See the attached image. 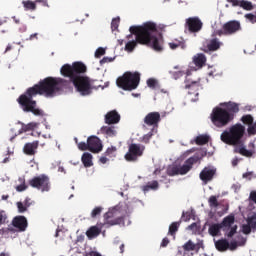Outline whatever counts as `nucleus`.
Returning a JSON list of instances; mask_svg holds the SVG:
<instances>
[{"mask_svg":"<svg viewBox=\"0 0 256 256\" xmlns=\"http://www.w3.org/2000/svg\"><path fill=\"white\" fill-rule=\"evenodd\" d=\"M67 84L68 82L62 78L47 77L33 87L28 88L18 97L17 103L24 113H33L36 117H43L45 113L37 107V101L33 100V97H37V95L55 97L56 93L67 87Z\"/></svg>","mask_w":256,"mask_h":256,"instance_id":"nucleus-1","label":"nucleus"},{"mask_svg":"<svg viewBox=\"0 0 256 256\" xmlns=\"http://www.w3.org/2000/svg\"><path fill=\"white\" fill-rule=\"evenodd\" d=\"M129 31L131 35H135L136 40L128 41L126 43L125 51H128V53L133 52L137 45L151 47L158 53L163 51V43L157 38V24L146 22L141 26H131Z\"/></svg>","mask_w":256,"mask_h":256,"instance_id":"nucleus-2","label":"nucleus"},{"mask_svg":"<svg viewBox=\"0 0 256 256\" xmlns=\"http://www.w3.org/2000/svg\"><path fill=\"white\" fill-rule=\"evenodd\" d=\"M60 73L63 77H69L80 95L85 97L93 93V80L88 76H83L87 73V66L83 62H74L72 65L64 64Z\"/></svg>","mask_w":256,"mask_h":256,"instance_id":"nucleus-3","label":"nucleus"},{"mask_svg":"<svg viewBox=\"0 0 256 256\" xmlns=\"http://www.w3.org/2000/svg\"><path fill=\"white\" fill-rule=\"evenodd\" d=\"M245 135V126L241 123H237L229 128V131L225 130L220 139L226 145H243V137Z\"/></svg>","mask_w":256,"mask_h":256,"instance_id":"nucleus-4","label":"nucleus"},{"mask_svg":"<svg viewBox=\"0 0 256 256\" xmlns=\"http://www.w3.org/2000/svg\"><path fill=\"white\" fill-rule=\"evenodd\" d=\"M141 81V74L139 72H125L121 77L116 81L117 86L124 91H134L139 87Z\"/></svg>","mask_w":256,"mask_h":256,"instance_id":"nucleus-5","label":"nucleus"},{"mask_svg":"<svg viewBox=\"0 0 256 256\" xmlns=\"http://www.w3.org/2000/svg\"><path fill=\"white\" fill-rule=\"evenodd\" d=\"M211 121L215 127H225L233 121V116L221 107H215L211 113Z\"/></svg>","mask_w":256,"mask_h":256,"instance_id":"nucleus-6","label":"nucleus"},{"mask_svg":"<svg viewBox=\"0 0 256 256\" xmlns=\"http://www.w3.org/2000/svg\"><path fill=\"white\" fill-rule=\"evenodd\" d=\"M28 185H30V187H33V189H38L39 191H42V193H45V191H49L51 189V181L49 179V176L45 174L33 177L28 181Z\"/></svg>","mask_w":256,"mask_h":256,"instance_id":"nucleus-7","label":"nucleus"},{"mask_svg":"<svg viewBox=\"0 0 256 256\" xmlns=\"http://www.w3.org/2000/svg\"><path fill=\"white\" fill-rule=\"evenodd\" d=\"M145 153V145L132 143L128 146V152L125 154L124 158L130 163H135L139 161V157H143Z\"/></svg>","mask_w":256,"mask_h":256,"instance_id":"nucleus-8","label":"nucleus"},{"mask_svg":"<svg viewBox=\"0 0 256 256\" xmlns=\"http://www.w3.org/2000/svg\"><path fill=\"white\" fill-rule=\"evenodd\" d=\"M205 155H207V152L200 151L195 153L192 157L188 158L182 166L178 167L180 175H187V173L193 169V165L201 163V159H203Z\"/></svg>","mask_w":256,"mask_h":256,"instance_id":"nucleus-9","label":"nucleus"},{"mask_svg":"<svg viewBox=\"0 0 256 256\" xmlns=\"http://www.w3.org/2000/svg\"><path fill=\"white\" fill-rule=\"evenodd\" d=\"M234 224H235L234 215L226 216L220 223V227H222V231H229L226 234V237H233V235L237 233V225H234Z\"/></svg>","mask_w":256,"mask_h":256,"instance_id":"nucleus-10","label":"nucleus"},{"mask_svg":"<svg viewBox=\"0 0 256 256\" xmlns=\"http://www.w3.org/2000/svg\"><path fill=\"white\" fill-rule=\"evenodd\" d=\"M119 210H117V207L114 209L108 211L105 215L104 218L106 219V224L107 225H121L123 221H125V218L121 215H119Z\"/></svg>","mask_w":256,"mask_h":256,"instance_id":"nucleus-11","label":"nucleus"},{"mask_svg":"<svg viewBox=\"0 0 256 256\" xmlns=\"http://www.w3.org/2000/svg\"><path fill=\"white\" fill-rule=\"evenodd\" d=\"M215 175H217V168L214 166H206L199 174V178L203 183L207 184L209 181H213Z\"/></svg>","mask_w":256,"mask_h":256,"instance_id":"nucleus-12","label":"nucleus"},{"mask_svg":"<svg viewBox=\"0 0 256 256\" xmlns=\"http://www.w3.org/2000/svg\"><path fill=\"white\" fill-rule=\"evenodd\" d=\"M88 151L91 153H101L103 151V144L101 143V139L97 136L88 137Z\"/></svg>","mask_w":256,"mask_h":256,"instance_id":"nucleus-13","label":"nucleus"},{"mask_svg":"<svg viewBox=\"0 0 256 256\" xmlns=\"http://www.w3.org/2000/svg\"><path fill=\"white\" fill-rule=\"evenodd\" d=\"M186 25L190 33H199L203 29V22L197 17H191L186 20Z\"/></svg>","mask_w":256,"mask_h":256,"instance_id":"nucleus-14","label":"nucleus"},{"mask_svg":"<svg viewBox=\"0 0 256 256\" xmlns=\"http://www.w3.org/2000/svg\"><path fill=\"white\" fill-rule=\"evenodd\" d=\"M224 29L228 36L235 35V33H239V31L242 29L241 22L238 20H230L224 23Z\"/></svg>","mask_w":256,"mask_h":256,"instance_id":"nucleus-15","label":"nucleus"},{"mask_svg":"<svg viewBox=\"0 0 256 256\" xmlns=\"http://www.w3.org/2000/svg\"><path fill=\"white\" fill-rule=\"evenodd\" d=\"M160 122L161 114L159 112H150L144 118V123L148 127H158Z\"/></svg>","mask_w":256,"mask_h":256,"instance_id":"nucleus-16","label":"nucleus"},{"mask_svg":"<svg viewBox=\"0 0 256 256\" xmlns=\"http://www.w3.org/2000/svg\"><path fill=\"white\" fill-rule=\"evenodd\" d=\"M221 47H223V42H221L217 37H212L207 40L206 50H204V53H209V51H219Z\"/></svg>","mask_w":256,"mask_h":256,"instance_id":"nucleus-17","label":"nucleus"},{"mask_svg":"<svg viewBox=\"0 0 256 256\" xmlns=\"http://www.w3.org/2000/svg\"><path fill=\"white\" fill-rule=\"evenodd\" d=\"M227 3H231L232 7H241L244 11H253V2L247 0H226Z\"/></svg>","mask_w":256,"mask_h":256,"instance_id":"nucleus-18","label":"nucleus"},{"mask_svg":"<svg viewBox=\"0 0 256 256\" xmlns=\"http://www.w3.org/2000/svg\"><path fill=\"white\" fill-rule=\"evenodd\" d=\"M12 225L19 231H25L27 229V218L25 216H16L12 220Z\"/></svg>","mask_w":256,"mask_h":256,"instance_id":"nucleus-19","label":"nucleus"},{"mask_svg":"<svg viewBox=\"0 0 256 256\" xmlns=\"http://www.w3.org/2000/svg\"><path fill=\"white\" fill-rule=\"evenodd\" d=\"M121 121V115L116 110H112L105 115V123L107 125H115Z\"/></svg>","mask_w":256,"mask_h":256,"instance_id":"nucleus-20","label":"nucleus"},{"mask_svg":"<svg viewBox=\"0 0 256 256\" xmlns=\"http://www.w3.org/2000/svg\"><path fill=\"white\" fill-rule=\"evenodd\" d=\"M39 148V141H33L30 143H26L24 145L23 151L25 153V155H35V153H37V149Z\"/></svg>","mask_w":256,"mask_h":256,"instance_id":"nucleus-21","label":"nucleus"},{"mask_svg":"<svg viewBox=\"0 0 256 256\" xmlns=\"http://www.w3.org/2000/svg\"><path fill=\"white\" fill-rule=\"evenodd\" d=\"M222 106L225 107L223 109L232 116V120L235 117V113H239V104L235 102H226L222 104Z\"/></svg>","mask_w":256,"mask_h":256,"instance_id":"nucleus-22","label":"nucleus"},{"mask_svg":"<svg viewBox=\"0 0 256 256\" xmlns=\"http://www.w3.org/2000/svg\"><path fill=\"white\" fill-rule=\"evenodd\" d=\"M185 89H189V95H199V89H201V83L194 81L191 84H187Z\"/></svg>","mask_w":256,"mask_h":256,"instance_id":"nucleus-23","label":"nucleus"},{"mask_svg":"<svg viewBox=\"0 0 256 256\" xmlns=\"http://www.w3.org/2000/svg\"><path fill=\"white\" fill-rule=\"evenodd\" d=\"M99 235H101V228L97 226H92L86 231L88 239H95V237H99Z\"/></svg>","mask_w":256,"mask_h":256,"instance_id":"nucleus-24","label":"nucleus"},{"mask_svg":"<svg viewBox=\"0 0 256 256\" xmlns=\"http://www.w3.org/2000/svg\"><path fill=\"white\" fill-rule=\"evenodd\" d=\"M215 247L217 251L224 252L229 249V241L227 239H219L215 242Z\"/></svg>","mask_w":256,"mask_h":256,"instance_id":"nucleus-25","label":"nucleus"},{"mask_svg":"<svg viewBox=\"0 0 256 256\" xmlns=\"http://www.w3.org/2000/svg\"><path fill=\"white\" fill-rule=\"evenodd\" d=\"M194 61V65H196V67H203V65H205V63H207V57H205V54H197L196 56H194L193 58Z\"/></svg>","mask_w":256,"mask_h":256,"instance_id":"nucleus-26","label":"nucleus"},{"mask_svg":"<svg viewBox=\"0 0 256 256\" xmlns=\"http://www.w3.org/2000/svg\"><path fill=\"white\" fill-rule=\"evenodd\" d=\"M101 133L107 135V137H115L117 135V130L113 126H103L101 128Z\"/></svg>","mask_w":256,"mask_h":256,"instance_id":"nucleus-27","label":"nucleus"},{"mask_svg":"<svg viewBox=\"0 0 256 256\" xmlns=\"http://www.w3.org/2000/svg\"><path fill=\"white\" fill-rule=\"evenodd\" d=\"M157 189H159V182H157V180L148 182L142 187V191H144V193H147V191H157Z\"/></svg>","mask_w":256,"mask_h":256,"instance_id":"nucleus-28","label":"nucleus"},{"mask_svg":"<svg viewBox=\"0 0 256 256\" xmlns=\"http://www.w3.org/2000/svg\"><path fill=\"white\" fill-rule=\"evenodd\" d=\"M82 163L84 167H93V155L91 153H84L82 155Z\"/></svg>","mask_w":256,"mask_h":256,"instance_id":"nucleus-29","label":"nucleus"},{"mask_svg":"<svg viewBox=\"0 0 256 256\" xmlns=\"http://www.w3.org/2000/svg\"><path fill=\"white\" fill-rule=\"evenodd\" d=\"M182 249H184V251H199V246L189 240L182 246Z\"/></svg>","mask_w":256,"mask_h":256,"instance_id":"nucleus-30","label":"nucleus"},{"mask_svg":"<svg viewBox=\"0 0 256 256\" xmlns=\"http://www.w3.org/2000/svg\"><path fill=\"white\" fill-rule=\"evenodd\" d=\"M221 229H223L221 227V224H213L209 227L208 231L209 233L212 235V237H217V235H219V232L221 231Z\"/></svg>","mask_w":256,"mask_h":256,"instance_id":"nucleus-31","label":"nucleus"},{"mask_svg":"<svg viewBox=\"0 0 256 256\" xmlns=\"http://www.w3.org/2000/svg\"><path fill=\"white\" fill-rule=\"evenodd\" d=\"M170 49L175 50V49H179V47H181V49H185V41L183 40H174L173 42H170L169 44Z\"/></svg>","mask_w":256,"mask_h":256,"instance_id":"nucleus-32","label":"nucleus"},{"mask_svg":"<svg viewBox=\"0 0 256 256\" xmlns=\"http://www.w3.org/2000/svg\"><path fill=\"white\" fill-rule=\"evenodd\" d=\"M104 155L105 157H109L110 159L117 157V147L115 146L108 147L104 152Z\"/></svg>","mask_w":256,"mask_h":256,"instance_id":"nucleus-33","label":"nucleus"},{"mask_svg":"<svg viewBox=\"0 0 256 256\" xmlns=\"http://www.w3.org/2000/svg\"><path fill=\"white\" fill-rule=\"evenodd\" d=\"M22 5L26 11H35V9H37V4H35V2L30 0L23 1Z\"/></svg>","mask_w":256,"mask_h":256,"instance_id":"nucleus-34","label":"nucleus"},{"mask_svg":"<svg viewBox=\"0 0 256 256\" xmlns=\"http://www.w3.org/2000/svg\"><path fill=\"white\" fill-rule=\"evenodd\" d=\"M196 145H207L209 143V136L199 135L195 138Z\"/></svg>","mask_w":256,"mask_h":256,"instance_id":"nucleus-35","label":"nucleus"},{"mask_svg":"<svg viewBox=\"0 0 256 256\" xmlns=\"http://www.w3.org/2000/svg\"><path fill=\"white\" fill-rule=\"evenodd\" d=\"M208 205L211 209H217V207H219V200H217V196H210L208 199Z\"/></svg>","mask_w":256,"mask_h":256,"instance_id":"nucleus-36","label":"nucleus"},{"mask_svg":"<svg viewBox=\"0 0 256 256\" xmlns=\"http://www.w3.org/2000/svg\"><path fill=\"white\" fill-rule=\"evenodd\" d=\"M244 125H253L254 118L251 116V114L243 115L240 119Z\"/></svg>","mask_w":256,"mask_h":256,"instance_id":"nucleus-37","label":"nucleus"},{"mask_svg":"<svg viewBox=\"0 0 256 256\" xmlns=\"http://www.w3.org/2000/svg\"><path fill=\"white\" fill-rule=\"evenodd\" d=\"M235 152L243 155V157H253V151L247 150L245 147H240L239 150H235Z\"/></svg>","mask_w":256,"mask_h":256,"instance_id":"nucleus-38","label":"nucleus"},{"mask_svg":"<svg viewBox=\"0 0 256 256\" xmlns=\"http://www.w3.org/2000/svg\"><path fill=\"white\" fill-rule=\"evenodd\" d=\"M101 213H103V207L101 206H96L92 212H91V218L92 219H97V217L101 216Z\"/></svg>","mask_w":256,"mask_h":256,"instance_id":"nucleus-39","label":"nucleus"},{"mask_svg":"<svg viewBox=\"0 0 256 256\" xmlns=\"http://www.w3.org/2000/svg\"><path fill=\"white\" fill-rule=\"evenodd\" d=\"M223 35L224 36H226V37H229V34H227L226 32H225V25L223 24V26H222V29H220V30H215L213 33H212V37H223Z\"/></svg>","mask_w":256,"mask_h":256,"instance_id":"nucleus-40","label":"nucleus"},{"mask_svg":"<svg viewBox=\"0 0 256 256\" xmlns=\"http://www.w3.org/2000/svg\"><path fill=\"white\" fill-rule=\"evenodd\" d=\"M179 222H173L169 227V235H175L177 231H179Z\"/></svg>","mask_w":256,"mask_h":256,"instance_id":"nucleus-41","label":"nucleus"},{"mask_svg":"<svg viewBox=\"0 0 256 256\" xmlns=\"http://www.w3.org/2000/svg\"><path fill=\"white\" fill-rule=\"evenodd\" d=\"M247 223L254 231H256V213L247 219Z\"/></svg>","mask_w":256,"mask_h":256,"instance_id":"nucleus-42","label":"nucleus"},{"mask_svg":"<svg viewBox=\"0 0 256 256\" xmlns=\"http://www.w3.org/2000/svg\"><path fill=\"white\" fill-rule=\"evenodd\" d=\"M153 131H155V129H152L148 134H145L141 138V142L147 145L151 141V138L153 137Z\"/></svg>","mask_w":256,"mask_h":256,"instance_id":"nucleus-43","label":"nucleus"},{"mask_svg":"<svg viewBox=\"0 0 256 256\" xmlns=\"http://www.w3.org/2000/svg\"><path fill=\"white\" fill-rule=\"evenodd\" d=\"M119 23H121V18L117 17L114 18L111 22V29L112 31H117L119 29Z\"/></svg>","mask_w":256,"mask_h":256,"instance_id":"nucleus-44","label":"nucleus"},{"mask_svg":"<svg viewBox=\"0 0 256 256\" xmlns=\"http://www.w3.org/2000/svg\"><path fill=\"white\" fill-rule=\"evenodd\" d=\"M167 173H168V175H169L170 177H175V175H180V173H179V167L174 166V167L168 169Z\"/></svg>","mask_w":256,"mask_h":256,"instance_id":"nucleus-45","label":"nucleus"},{"mask_svg":"<svg viewBox=\"0 0 256 256\" xmlns=\"http://www.w3.org/2000/svg\"><path fill=\"white\" fill-rule=\"evenodd\" d=\"M106 50L103 47H99L96 51L94 56L96 57V59H101V57H103V55H105Z\"/></svg>","mask_w":256,"mask_h":256,"instance_id":"nucleus-46","label":"nucleus"},{"mask_svg":"<svg viewBox=\"0 0 256 256\" xmlns=\"http://www.w3.org/2000/svg\"><path fill=\"white\" fill-rule=\"evenodd\" d=\"M35 127H37L36 124H34V123H29V124H27V125H23V126H22V131H23L24 133H27V131H33V129H35Z\"/></svg>","mask_w":256,"mask_h":256,"instance_id":"nucleus-47","label":"nucleus"},{"mask_svg":"<svg viewBox=\"0 0 256 256\" xmlns=\"http://www.w3.org/2000/svg\"><path fill=\"white\" fill-rule=\"evenodd\" d=\"M78 149L80 151H89V142H79Z\"/></svg>","mask_w":256,"mask_h":256,"instance_id":"nucleus-48","label":"nucleus"},{"mask_svg":"<svg viewBox=\"0 0 256 256\" xmlns=\"http://www.w3.org/2000/svg\"><path fill=\"white\" fill-rule=\"evenodd\" d=\"M251 229H253L248 223L242 225V232L244 235H249L251 233Z\"/></svg>","mask_w":256,"mask_h":256,"instance_id":"nucleus-49","label":"nucleus"},{"mask_svg":"<svg viewBox=\"0 0 256 256\" xmlns=\"http://www.w3.org/2000/svg\"><path fill=\"white\" fill-rule=\"evenodd\" d=\"M147 86L150 87V89H155V87H157V81L155 80V78L148 79Z\"/></svg>","mask_w":256,"mask_h":256,"instance_id":"nucleus-50","label":"nucleus"},{"mask_svg":"<svg viewBox=\"0 0 256 256\" xmlns=\"http://www.w3.org/2000/svg\"><path fill=\"white\" fill-rule=\"evenodd\" d=\"M115 61V57H104L100 60V65H105V63H113Z\"/></svg>","mask_w":256,"mask_h":256,"instance_id":"nucleus-51","label":"nucleus"},{"mask_svg":"<svg viewBox=\"0 0 256 256\" xmlns=\"http://www.w3.org/2000/svg\"><path fill=\"white\" fill-rule=\"evenodd\" d=\"M247 131L250 135H256V123H252L250 126H248Z\"/></svg>","mask_w":256,"mask_h":256,"instance_id":"nucleus-52","label":"nucleus"},{"mask_svg":"<svg viewBox=\"0 0 256 256\" xmlns=\"http://www.w3.org/2000/svg\"><path fill=\"white\" fill-rule=\"evenodd\" d=\"M17 208L19 213H25L27 211V206H24L22 202H17Z\"/></svg>","mask_w":256,"mask_h":256,"instance_id":"nucleus-53","label":"nucleus"},{"mask_svg":"<svg viewBox=\"0 0 256 256\" xmlns=\"http://www.w3.org/2000/svg\"><path fill=\"white\" fill-rule=\"evenodd\" d=\"M7 219V215H5L4 211H0V225H3Z\"/></svg>","mask_w":256,"mask_h":256,"instance_id":"nucleus-54","label":"nucleus"},{"mask_svg":"<svg viewBox=\"0 0 256 256\" xmlns=\"http://www.w3.org/2000/svg\"><path fill=\"white\" fill-rule=\"evenodd\" d=\"M169 243H170L169 238L165 237V238H163V240L160 244V247L165 248V247H167V245H169Z\"/></svg>","mask_w":256,"mask_h":256,"instance_id":"nucleus-55","label":"nucleus"},{"mask_svg":"<svg viewBox=\"0 0 256 256\" xmlns=\"http://www.w3.org/2000/svg\"><path fill=\"white\" fill-rule=\"evenodd\" d=\"M35 39H39V33L31 34L29 38H27V41H35Z\"/></svg>","mask_w":256,"mask_h":256,"instance_id":"nucleus-56","label":"nucleus"},{"mask_svg":"<svg viewBox=\"0 0 256 256\" xmlns=\"http://www.w3.org/2000/svg\"><path fill=\"white\" fill-rule=\"evenodd\" d=\"M230 251H235V249H237V242L236 241H233L229 244V248Z\"/></svg>","mask_w":256,"mask_h":256,"instance_id":"nucleus-57","label":"nucleus"},{"mask_svg":"<svg viewBox=\"0 0 256 256\" xmlns=\"http://www.w3.org/2000/svg\"><path fill=\"white\" fill-rule=\"evenodd\" d=\"M25 189H27V186L25 184H20L16 187V191H25Z\"/></svg>","mask_w":256,"mask_h":256,"instance_id":"nucleus-58","label":"nucleus"},{"mask_svg":"<svg viewBox=\"0 0 256 256\" xmlns=\"http://www.w3.org/2000/svg\"><path fill=\"white\" fill-rule=\"evenodd\" d=\"M35 3H41L43 7H49L47 0H36Z\"/></svg>","mask_w":256,"mask_h":256,"instance_id":"nucleus-59","label":"nucleus"},{"mask_svg":"<svg viewBox=\"0 0 256 256\" xmlns=\"http://www.w3.org/2000/svg\"><path fill=\"white\" fill-rule=\"evenodd\" d=\"M107 161H109V159L105 155L100 157V159H99V162L102 163V165H105V163H107Z\"/></svg>","mask_w":256,"mask_h":256,"instance_id":"nucleus-60","label":"nucleus"},{"mask_svg":"<svg viewBox=\"0 0 256 256\" xmlns=\"http://www.w3.org/2000/svg\"><path fill=\"white\" fill-rule=\"evenodd\" d=\"M244 179H251V172H246L243 174Z\"/></svg>","mask_w":256,"mask_h":256,"instance_id":"nucleus-61","label":"nucleus"},{"mask_svg":"<svg viewBox=\"0 0 256 256\" xmlns=\"http://www.w3.org/2000/svg\"><path fill=\"white\" fill-rule=\"evenodd\" d=\"M11 49H13V46H11L10 44L7 45L6 49H5V53H9V51H11Z\"/></svg>","mask_w":256,"mask_h":256,"instance_id":"nucleus-62","label":"nucleus"},{"mask_svg":"<svg viewBox=\"0 0 256 256\" xmlns=\"http://www.w3.org/2000/svg\"><path fill=\"white\" fill-rule=\"evenodd\" d=\"M120 253H125V244L120 245Z\"/></svg>","mask_w":256,"mask_h":256,"instance_id":"nucleus-63","label":"nucleus"},{"mask_svg":"<svg viewBox=\"0 0 256 256\" xmlns=\"http://www.w3.org/2000/svg\"><path fill=\"white\" fill-rule=\"evenodd\" d=\"M2 163H9V157L4 158V160L2 161Z\"/></svg>","mask_w":256,"mask_h":256,"instance_id":"nucleus-64","label":"nucleus"}]
</instances>
